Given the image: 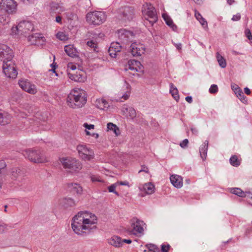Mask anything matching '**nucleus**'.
I'll return each instance as SVG.
<instances>
[{
    "label": "nucleus",
    "instance_id": "nucleus-13",
    "mask_svg": "<svg viewBox=\"0 0 252 252\" xmlns=\"http://www.w3.org/2000/svg\"><path fill=\"white\" fill-rule=\"evenodd\" d=\"M13 51L6 45L0 44V60L2 63L13 59Z\"/></svg>",
    "mask_w": 252,
    "mask_h": 252
},
{
    "label": "nucleus",
    "instance_id": "nucleus-1",
    "mask_svg": "<svg viewBox=\"0 0 252 252\" xmlns=\"http://www.w3.org/2000/svg\"><path fill=\"white\" fill-rule=\"evenodd\" d=\"M96 216L87 211L78 212L71 219V226L73 231L77 235L85 236L96 228Z\"/></svg>",
    "mask_w": 252,
    "mask_h": 252
},
{
    "label": "nucleus",
    "instance_id": "nucleus-6",
    "mask_svg": "<svg viewBox=\"0 0 252 252\" xmlns=\"http://www.w3.org/2000/svg\"><path fill=\"white\" fill-rule=\"evenodd\" d=\"M23 154L26 158L35 163H44L47 161L44 154L39 150L27 149L23 152Z\"/></svg>",
    "mask_w": 252,
    "mask_h": 252
},
{
    "label": "nucleus",
    "instance_id": "nucleus-51",
    "mask_svg": "<svg viewBox=\"0 0 252 252\" xmlns=\"http://www.w3.org/2000/svg\"><path fill=\"white\" fill-rule=\"evenodd\" d=\"M108 52L109 53L110 56L112 58H115L116 57L117 53H118L116 52V50H114V49L111 50V46H110L109 48Z\"/></svg>",
    "mask_w": 252,
    "mask_h": 252
},
{
    "label": "nucleus",
    "instance_id": "nucleus-45",
    "mask_svg": "<svg viewBox=\"0 0 252 252\" xmlns=\"http://www.w3.org/2000/svg\"><path fill=\"white\" fill-rule=\"evenodd\" d=\"M90 178L93 182H102L103 181L101 178L98 175L91 174L90 175Z\"/></svg>",
    "mask_w": 252,
    "mask_h": 252
},
{
    "label": "nucleus",
    "instance_id": "nucleus-2",
    "mask_svg": "<svg viewBox=\"0 0 252 252\" xmlns=\"http://www.w3.org/2000/svg\"><path fill=\"white\" fill-rule=\"evenodd\" d=\"M87 98V95L84 90L75 88L68 95L67 105L74 109L82 107L86 104Z\"/></svg>",
    "mask_w": 252,
    "mask_h": 252
},
{
    "label": "nucleus",
    "instance_id": "nucleus-33",
    "mask_svg": "<svg viewBox=\"0 0 252 252\" xmlns=\"http://www.w3.org/2000/svg\"><path fill=\"white\" fill-rule=\"evenodd\" d=\"M230 191L241 197H246L248 194H250V191L244 192L239 188H232Z\"/></svg>",
    "mask_w": 252,
    "mask_h": 252
},
{
    "label": "nucleus",
    "instance_id": "nucleus-53",
    "mask_svg": "<svg viewBox=\"0 0 252 252\" xmlns=\"http://www.w3.org/2000/svg\"><path fill=\"white\" fill-rule=\"evenodd\" d=\"M241 19V15L240 13H237L236 15H234L231 18V20L233 21H238Z\"/></svg>",
    "mask_w": 252,
    "mask_h": 252
},
{
    "label": "nucleus",
    "instance_id": "nucleus-37",
    "mask_svg": "<svg viewBox=\"0 0 252 252\" xmlns=\"http://www.w3.org/2000/svg\"><path fill=\"white\" fill-rule=\"evenodd\" d=\"M10 21L8 16L5 15H0V29L3 26L9 23Z\"/></svg>",
    "mask_w": 252,
    "mask_h": 252
},
{
    "label": "nucleus",
    "instance_id": "nucleus-50",
    "mask_svg": "<svg viewBox=\"0 0 252 252\" xmlns=\"http://www.w3.org/2000/svg\"><path fill=\"white\" fill-rule=\"evenodd\" d=\"M65 203L70 206H72L75 205V203L73 199L68 198L65 199Z\"/></svg>",
    "mask_w": 252,
    "mask_h": 252
},
{
    "label": "nucleus",
    "instance_id": "nucleus-21",
    "mask_svg": "<svg viewBox=\"0 0 252 252\" xmlns=\"http://www.w3.org/2000/svg\"><path fill=\"white\" fill-rule=\"evenodd\" d=\"M108 243L116 248H121L122 245V239L118 236H113L107 239Z\"/></svg>",
    "mask_w": 252,
    "mask_h": 252
},
{
    "label": "nucleus",
    "instance_id": "nucleus-22",
    "mask_svg": "<svg viewBox=\"0 0 252 252\" xmlns=\"http://www.w3.org/2000/svg\"><path fill=\"white\" fill-rule=\"evenodd\" d=\"M171 184L176 188L179 189L183 186V179L177 175H171L170 177Z\"/></svg>",
    "mask_w": 252,
    "mask_h": 252
},
{
    "label": "nucleus",
    "instance_id": "nucleus-4",
    "mask_svg": "<svg viewBox=\"0 0 252 252\" xmlns=\"http://www.w3.org/2000/svg\"><path fill=\"white\" fill-rule=\"evenodd\" d=\"M33 29V25L32 22L23 21L20 22L17 26L12 28L11 34L13 35L29 34Z\"/></svg>",
    "mask_w": 252,
    "mask_h": 252
},
{
    "label": "nucleus",
    "instance_id": "nucleus-8",
    "mask_svg": "<svg viewBox=\"0 0 252 252\" xmlns=\"http://www.w3.org/2000/svg\"><path fill=\"white\" fill-rule=\"evenodd\" d=\"M2 70L8 78L15 79L17 76L18 72L13 59L3 63Z\"/></svg>",
    "mask_w": 252,
    "mask_h": 252
},
{
    "label": "nucleus",
    "instance_id": "nucleus-15",
    "mask_svg": "<svg viewBox=\"0 0 252 252\" xmlns=\"http://www.w3.org/2000/svg\"><path fill=\"white\" fill-rule=\"evenodd\" d=\"M118 12L121 15V19L125 21L131 20L134 14L133 9L128 6L121 8Z\"/></svg>",
    "mask_w": 252,
    "mask_h": 252
},
{
    "label": "nucleus",
    "instance_id": "nucleus-36",
    "mask_svg": "<svg viewBox=\"0 0 252 252\" xmlns=\"http://www.w3.org/2000/svg\"><path fill=\"white\" fill-rule=\"evenodd\" d=\"M87 45L94 51L98 52L97 42L96 39H89L87 42Z\"/></svg>",
    "mask_w": 252,
    "mask_h": 252
},
{
    "label": "nucleus",
    "instance_id": "nucleus-34",
    "mask_svg": "<svg viewBox=\"0 0 252 252\" xmlns=\"http://www.w3.org/2000/svg\"><path fill=\"white\" fill-rule=\"evenodd\" d=\"M170 93L177 101L179 100L178 89L172 83L170 84Z\"/></svg>",
    "mask_w": 252,
    "mask_h": 252
},
{
    "label": "nucleus",
    "instance_id": "nucleus-18",
    "mask_svg": "<svg viewBox=\"0 0 252 252\" xmlns=\"http://www.w3.org/2000/svg\"><path fill=\"white\" fill-rule=\"evenodd\" d=\"M68 78L72 80L78 82H84L86 79L85 73L80 69L76 72V74L69 73Z\"/></svg>",
    "mask_w": 252,
    "mask_h": 252
},
{
    "label": "nucleus",
    "instance_id": "nucleus-12",
    "mask_svg": "<svg viewBox=\"0 0 252 252\" xmlns=\"http://www.w3.org/2000/svg\"><path fill=\"white\" fill-rule=\"evenodd\" d=\"M17 5L14 0H2L0 2V8L8 14L15 13L17 10Z\"/></svg>",
    "mask_w": 252,
    "mask_h": 252
},
{
    "label": "nucleus",
    "instance_id": "nucleus-59",
    "mask_svg": "<svg viewBox=\"0 0 252 252\" xmlns=\"http://www.w3.org/2000/svg\"><path fill=\"white\" fill-rule=\"evenodd\" d=\"M186 100L189 103H191L192 101V97L190 96H188L186 97L185 98Z\"/></svg>",
    "mask_w": 252,
    "mask_h": 252
},
{
    "label": "nucleus",
    "instance_id": "nucleus-61",
    "mask_svg": "<svg viewBox=\"0 0 252 252\" xmlns=\"http://www.w3.org/2000/svg\"><path fill=\"white\" fill-rule=\"evenodd\" d=\"M191 131L194 134H197L198 133V130L195 127H191Z\"/></svg>",
    "mask_w": 252,
    "mask_h": 252
},
{
    "label": "nucleus",
    "instance_id": "nucleus-54",
    "mask_svg": "<svg viewBox=\"0 0 252 252\" xmlns=\"http://www.w3.org/2000/svg\"><path fill=\"white\" fill-rule=\"evenodd\" d=\"M117 184L118 186L122 185V186H127L128 187H130L128 181H119L117 182Z\"/></svg>",
    "mask_w": 252,
    "mask_h": 252
},
{
    "label": "nucleus",
    "instance_id": "nucleus-43",
    "mask_svg": "<svg viewBox=\"0 0 252 252\" xmlns=\"http://www.w3.org/2000/svg\"><path fill=\"white\" fill-rule=\"evenodd\" d=\"M15 113L17 114V116L20 118H25L28 114L27 112L23 111L21 108L17 109Z\"/></svg>",
    "mask_w": 252,
    "mask_h": 252
},
{
    "label": "nucleus",
    "instance_id": "nucleus-17",
    "mask_svg": "<svg viewBox=\"0 0 252 252\" xmlns=\"http://www.w3.org/2000/svg\"><path fill=\"white\" fill-rule=\"evenodd\" d=\"M118 36L123 42L127 43L133 36V34L131 32L126 29H121L118 31Z\"/></svg>",
    "mask_w": 252,
    "mask_h": 252
},
{
    "label": "nucleus",
    "instance_id": "nucleus-48",
    "mask_svg": "<svg viewBox=\"0 0 252 252\" xmlns=\"http://www.w3.org/2000/svg\"><path fill=\"white\" fill-rule=\"evenodd\" d=\"M83 4L84 5L83 6L84 8L86 9L90 8L92 6L90 0H84L83 1Z\"/></svg>",
    "mask_w": 252,
    "mask_h": 252
},
{
    "label": "nucleus",
    "instance_id": "nucleus-31",
    "mask_svg": "<svg viewBox=\"0 0 252 252\" xmlns=\"http://www.w3.org/2000/svg\"><path fill=\"white\" fill-rule=\"evenodd\" d=\"M162 17L166 24L169 26L174 31L177 30V27L175 25L171 18L165 14H162Z\"/></svg>",
    "mask_w": 252,
    "mask_h": 252
},
{
    "label": "nucleus",
    "instance_id": "nucleus-49",
    "mask_svg": "<svg viewBox=\"0 0 252 252\" xmlns=\"http://www.w3.org/2000/svg\"><path fill=\"white\" fill-rule=\"evenodd\" d=\"M83 126L86 128V130L93 129L94 128V126L92 124H88L87 123H84Z\"/></svg>",
    "mask_w": 252,
    "mask_h": 252
},
{
    "label": "nucleus",
    "instance_id": "nucleus-9",
    "mask_svg": "<svg viewBox=\"0 0 252 252\" xmlns=\"http://www.w3.org/2000/svg\"><path fill=\"white\" fill-rule=\"evenodd\" d=\"M77 150L80 157L85 160H91L93 159L94 154L93 150L87 145L80 144L77 146Z\"/></svg>",
    "mask_w": 252,
    "mask_h": 252
},
{
    "label": "nucleus",
    "instance_id": "nucleus-46",
    "mask_svg": "<svg viewBox=\"0 0 252 252\" xmlns=\"http://www.w3.org/2000/svg\"><path fill=\"white\" fill-rule=\"evenodd\" d=\"M209 92L211 94H216L218 92V88L217 85H212L209 90Z\"/></svg>",
    "mask_w": 252,
    "mask_h": 252
},
{
    "label": "nucleus",
    "instance_id": "nucleus-63",
    "mask_svg": "<svg viewBox=\"0 0 252 252\" xmlns=\"http://www.w3.org/2000/svg\"><path fill=\"white\" fill-rule=\"evenodd\" d=\"M244 91H245V93L248 94V95H249L251 94V91L250 90L247 88V87H246L244 88Z\"/></svg>",
    "mask_w": 252,
    "mask_h": 252
},
{
    "label": "nucleus",
    "instance_id": "nucleus-35",
    "mask_svg": "<svg viewBox=\"0 0 252 252\" xmlns=\"http://www.w3.org/2000/svg\"><path fill=\"white\" fill-rule=\"evenodd\" d=\"M216 58L219 65L221 68H225L226 66V62L224 58L220 55L219 53L216 54Z\"/></svg>",
    "mask_w": 252,
    "mask_h": 252
},
{
    "label": "nucleus",
    "instance_id": "nucleus-58",
    "mask_svg": "<svg viewBox=\"0 0 252 252\" xmlns=\"http://www.w3.org/2000/svg\"><path fill=\"white\" fill-rule=\"evenodd\" d=\"M149 170L148 168L145 165L142 166V168L139 170V172H144L145 173H148Z\"/></svg>",
    "mask_w": 252,
    "mask_h": 252
},
{
    "label": "nucleus",
    "instance_id": "nucleus-56",
    "mask_svg": "<svg viewBox=\"0 0 252 252\" xmlns=\"http://www.w3.org/2000/svg\"><path fill=\"white\" fill-rule=\"evenodd\" d=\"M194 12L195 17L198 21L200 20V19H202L203 18L200 13L197 10H195Z\"/></svg>",
    "mask_w": 252,
    "mask_h": 252
},
{
    "label": "nucleus",
    "instance_id": "nucleus-20",
    "mask_svg": "<svg viewBox=\"0 0 252 252\" xmlns=\"http://www.w3.org/2000/svg\"><path fill=\"white\" fill-rule=\"evenodd\" d=\"M67 189L69 191L73 194H76L78 195L82 194L83 189L82 187L78 183H69L67 185Z\"/></svg>",
    "mask_w": 252,
    "mask_h": 252
},
{
    "label": "nucleus",
    "instance_id": "nucleus-57",
    "mask_svg": "<svg viewBox=\"0 0 252 252\" xmlns=\"http://www.w3.org/2000/svg\"><path fill=\"white\" fill-rule=\"evenodd\" d=\"M188 143V140L187 139H185L180 143V145L182 148H184L187 147Z\"/></svg>",
    "mask_w": 252,
    "mask_h": 252
},
{
    "label": "nucleus",
    "instance_id": "nucleus-10",
    "mask_svg": "<svg viewBox=\"0 0 252 252\" xmlns=\"http://www.w3.org/2000/svg\"><path fill=\"white\" fill-rule=\"evenodd\" d=\"M145 225L143 221L136 218H132L130 220L131 232L134 235L143 234Z\"/></svg>",
    "mask_w": 252,
    "mask_h": 252
},
{
    "label": "nucleus",
    "instance_id": "nucleus-3",
    "mask_svg": "<svg viewBox=\"0 0 252 252\" xmlns=\"http://www.w3.org/2000/svg\"><path fill=\"white\" fill-rule=\"evenodd\" d=\"M142 15L144 18L153 25L158 19L155 8L151 4L146 3L143 5L142 9Z\"/></svg>",
    "mask_w": 252,
    "mask_h": 252
},
{
    "label": "nucleus",
    "instance_id": "nucleus-62",
    "mask_svg": "<svg viewBox=\"0 0 252 252\" xmlns=\"http://www.w3.org/2000/svg\"><path fill=\"white\" fill-rule=\"evenodd\" d=\"M62 17L60 16H57L56 17V21L58 23H60V24L62 23Z\"/></svg>",
    "mask_w": 252,
    "mask_h": 252
},
{
    "label": "nucleus",
    "instance_id": "nucleus-55",
    "mask_svg": "<svg viewBox=\"0 0 252 252\" xmlns=\"http://www.w3.org/2000/svg\"><path fill=\"white\" fill-rule=\"evenodd\" d=\"M245 34H246V36L247 37V38L249 40H252V35L251 32L250 30H249V29L246 30Z\"/></svg>",
    "mask_w": 252,
    "mask_h": 252
},
{
    "label": "nucleus",
    "instance_id": "nucleus-23",
    "mask_svg": "<svg viewBox=\"0 0 252 252\" xmlns=\"http://www.w3.org/2000/svg\"><path fill=\"white\" fill-rule=\"evenodd\" d=\"M209 142L205 140L199 148V153L200 157L203 160L206 159Z\"/></svg>",
    "mask_w": 252,
    "mask_h": 252
},
{
    "label": "nucleus",
    "instance_id": "nucleus-32",
    "mask_svg": "<svg viewBox=\"0 0 252 252\" xmlns=\"http://www.w3.org/2000/svg\"><path fill=\"white\" fill-rule=\"evenodd\" d=\"M124 91H125V93L123 94L121 98L124 100H126L128 98L130 95L131 87L129 84L126 81H125L124 82Z\"/></svg>",
    "mask_w": 252,
    "mask_h": 252
},
{
    "label": "nucleus",
    "instance_id": "nucleus-14",
    "mask_svg": "<svg viewBox=\"0 0 252 252\" xmlns=\"http://www.w3.org/2000/svg\"><path fill=\"white\" fill-rule=\"evenodd\" d=\"M18 84L23 90L29 94H34L37 93L35 86L27 79L24 78L20 79Z\"/></svg>",
    "mask_w": 252,
    "mask_h": 252
},
{
    "label": "nucleus",
    "instance_id": "nucleus-44",
    "mask_svg": "<svg viewBox=\"0 0 252 252\" xmlns=\"http://www.w3.org/2000/svg\"><path fill=\"white\" fill-rule=\"evenodd\" d=\"M57 37L61 40H67L68 37L67 35L63 32H59L57 33Z\"/></svg>",
    "mask_w": 252,
    "mask_h": 252
},
{
    "label": "nucleus",
    "instance_id": "nucleus-11",
    "mask_svg": "<svg viewBox=\"0 0 252 252\" xmlns=\"http://www.w3.org/2000/svg\"><path fill=\"white\" fill-rule=\"evenodd\" d=\"M129 50L133 57H139L145 53L146 47L141 42L135 41L131 43Z\"/></svg>",
    "mask_w": 252,
    "mask_h": 252
},
{
    "label": "nucleus",
    "instance_id": "nucleus-40",
    "mask_svg": "<svg viewBox=\"0 0 252 252\" xmlns=\"http://www.w3.org/2000/svg\"><path fill=\"white\" fill-rule=\"evenodd\" d=\"M230 164L233 166H238L240 165V163L239 161L238 158L236 156H232L229 159Z\"/></svg>",
    "mask_w": 252,
    "mask_h": 252
},
{
    "label": "nucleus",
    "instance_id": "nucleus-26",
    "mask_svg": "<svg viewBox=\"0 0 252 252\" xmlns=\"http://www.w3.org/2000/svg\"><path fill=\"white\" fill-rule=\"evenodd\" d=\"M28 40L32 44L36 45L38 43V41H44V37L41 36L38 33L30 35L28 36Z\"/></svg>",
    "mask_w": 252,
    "mask_h": 252
},
{
    "label": "nucleus",
    "instance_id": "nucleus-42",
    "mask_svg": "<svg viewBox=\"0 0 252 252\" xmlns=\"http://www.w3.org/2000/svg\"><path fill=\"white\" fill-rule=\"evenodd\" d=\"M118 186V185L117 184V182L111 185V186H109L108 187V189L109 190V192H113L115 193L117 196L119 195V193L116 191V187Z\"/></svg>",
    "mask_w": 252,
    "mask_h": 252
},
{
    "label": "nucleus",
    "instance_id": "nucleus-41",
    "mask_svg": "<svg viewBox=\"0 0 252 252\" xmlns=\"http://www.w3.org/2000/svg\"><path fill=\"white\" fill-rule=\"evenodd\" d=\"M146 247L149 251L153 252H160V250L156 245L152 244H149L146 245Z\"/></svg>",
    "mask_w": 252,
    "mask_h": 252
},
{
    "label": "nucleus",
    "instance_id": "nucleus-29",
    "mask_svg": "<svg viewBox=\"0 0 252 252\" xmlns=\"http://www.w3.org/2000/svg\"><path fill=\"white\" fill-rule=\"evenodd\" d=\"M107 131H112L118 136L121 134V130L118 126L112 123H108L107 124Z\"/></svg>",
    "mask_w": 252,
    "mask_h": 252
},
{
    "label": "nucleus",
    "instance_id": "nucleus-7",
    "mask_svg": "<svg viewBox=\"0 0 252 252\" xmlns=\"http://www.w3.org/2000/svg\"><path fill=\"white\" fill-rule=\"evenodd\" d=\"M60 160L63 167L68 169L70 172H77L82 169V164L80 161L75 158H63Z\"/></svg>",
    "mask_w": 252,
    "mask_h": 252
},
{
    "label": "nucleus",
    "instance_id": "nucleus-27",
    "mask_svg": "<svg viewBox=\"0 0 252 252\" xmlns=\"http://www.w3.org/2000/svg\"><path fill=\"white\" fill-rule=\"evenodd\" d=\"M11 116L8 113L0 110V124L5 125L8 124L11 120Z\"/></svg>",
    "mask_w": 252,
    "mask_h": 252
},
{
    "label": "nucleus",
    "instance_id": "nucleus-60",
    "mask_svg": "<svg viewBox=\"0 0 252 252\" xmlns=\"http://www.w3.org/2000/svg\"><path fill=\"white\" fill-rule=\"evenodd\" d=\"M131 242V240L130 239H122V245L123 246L124 243L130 244Z\"/></svg>",
    "mask_w": 252,
    "mask_h": 252
},
{
    "label": "nucleus",
    "instance_id": "nucleus-5",
    "mask_svg": "<svg viewBox=\"0 0 252 252\" xmlns=\"http://www.w3.org/2000/svg\"><path fill=\"white\" fill-rule=\"evenodd\" d=\"M86 20L90 25H99L106 20V15L103 11H95L86 15Z\"/></svg>",
    "mask_w": 252,
    "mask_h": 252
},
{
    "label": "nucleus",
    "instance_id": "nucleus-25",
    "mask_svg": "<svg viewBox=\"0 0 252 252\" xmlns=\"http://www.w3.org/2000/svg\"><path fill=\"white\" fill-rule=\"evenodd\" d=\"M64 51L68 56L72 58L78 56V51L73 45H65L64 47Z\"/></svg>",
    "mask_w": 252,
    "mask_h": 252
},
{
    "label": "nucleus",
    "instance_id": "nucleus-47",
    "mask_svg": "<svg viewBox=\"0 0 252 252\" xmlns=\"http://www.w3.org/2000/svg\"><path fill=\"white\" fill-rule=\"evenodd\" d=\"M198 21L205 30H207L208 29L207 22L204 18Z\"/></svg>",
    "mask_w": 252,
    "mask_h": 252
},
{
    "label": "nucleus",
    "instance_id": "nucleus-24",
    "mask_svg": "<svg viewBox=\"0 0 252 252\" xmlns=\"http://www.w3.org/2000/svg\"><path fill=\"white\" fill-rule=\"evenodd\" d=\"M95 105L101 110H105L109 107V103L104 98L97 99L95 102Z\"/></svg>",
    "mask_w": 252,
    "mask_h": 252
},
{
    "label": "nucleus",
    "instance_id": "nucleus-64",
    "mask_svg": "<svg viewBox=\"0 0 252 252\" xmlns=\"http://www.w3.org/2000/svg\"><path fill=\"white\" fill-rule=\"evenodd\" d=\"M91 136L97 139L99 137V134L97 133H92Z\"/></svg>",
    "mask_w": 252,
    "mask_h": 252
},
{
    "label": "nucleus",
    "instance_id": "nucleus-28",
    "mask_svg": "<svg viewBox=\"0 0 252 252\" xmlns=\"http://www.w3.org/2000/svg\"><path fill=\"white\" fill-rule=\"evenodd\" d=\"M123 112L126 116L130 119H133L136 116V111L132 107L124 108Z\"/></svg>",
    "mask_w": 252,
    "mask_h": 252
},
{
    "label": "nucleus",
    "instance_id": "nucleus-39",
    "mask_svg": "<svg viewBox=\"0 0 252 252\" xmlns=\"http://www.w3.org/2000/svg\"><path fill=\"white\" fill-rule=\"evenodd\" d=\"M77 68L76 65L75 64L72 63H69L67 64L66 67V71L67 73V76H68V73H72V71H74Z\"/></svg>",
    "mask_w": 252,
    "mask_h": 252
},
{
    "label": "nucleus",
    "instance_id": "nucleus-19",
    "mask_svg": "<svg viewBox=\"0 0 252 252\" xmlns=\"http://www.w3.org/2000/svg\"><path fill=\"white\" fill-rule=\"evenodd\" d=\"M138 188L141 191L144 192L147 194H151L155 192V186L151 183H147L144 184H141Z\"/></svg>",
    "mask_w": 252,
    "mask_h": 252
},
{
    "label": "nucleus",
    "instance_id": "nucleus-52",
    "mask_svg": "<svg viewBox=\"0 0 252 252\" xmlns=\"http://www.w3.org/2000/svg\"><path fill=\"white\" fill-rule=\"evenodd\" d=\"M170 246L169 244H162L161 245V251L162 252H168Z\"/></svg>",
    "mask_w": 252,
    "mask_h": 252
},
{
    "label": "nucleus",
    "instance_id": "nucleus-16",
    "mask_svg": "<svg viewBox=\"0 0 252 252\" xmlns=\"http://www.w3.org/2000/svg\"><path fill=\"white\" fill-rule=\"evenodd\" d=\"M142 65L140 62L134 60H130L128 61L127 64L125 66V70H131L133 72V74L137 72H139L142 70Z\"/></svg>",
    "mask_w": 252,
    "mask_h": 252
},
{
    "label": "nucleus",
    "instance_id": "nucleus-38",
    "mask_svg": "<svg viewBox=\"0 0 252 252\" xmlns=\"http://www.w3.org/2000/svg\"><path fill=\"white\" fill-rule=\"evenodd\" d=\"M110 46L111 47V50L114 49L116 52H120L122 48V46L118 42H112Z\"/></svg>",
    "mask_w": 252,
    "mask_h": 252
},
{
    "label": "nucleus",
    "instance_id": "nucleus-30",
    "mask_svg": "<svg viewBox=\"0 0 252 252\" xmlns=\"http://www.w3.org/2000/svg\"><path fill=\"white\" fill-rule=\"evenodd\" d=\"M233 91L236 95L237 97L244 103H247V98L244 95L242 90L240 88L237 89H233Z\"/></svg>",
    "mask_w": 252,
    "mask_h": 252
}]
</instances>
